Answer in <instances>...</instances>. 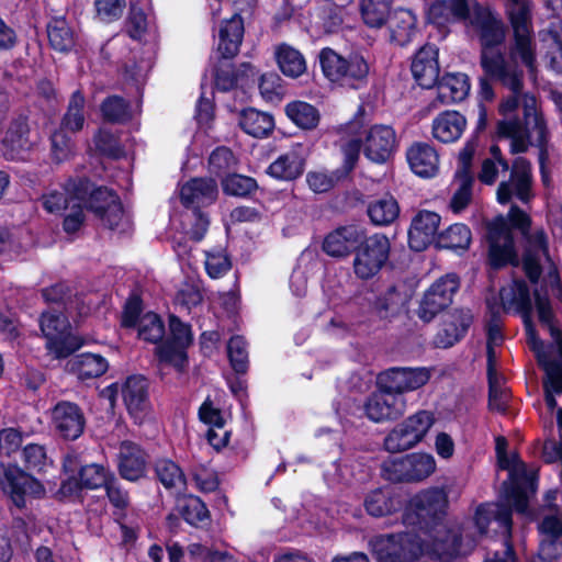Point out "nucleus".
Returning <instances> with one entry per match:
<instances>
[{"instance_id": "1", "label": "nucleus", "mask_w": 562, "mask_h": 562, "mask_svg": "<svg viewBox=\"0 0 562 562\" xmlns=\"http://www.w3.org/2000/svg\"><path fill=\"white\" fill-rule=\"evenodd\" d=\"M505 12L513 31L508 56L499 49L485 47L481 53V67L486 76L499 81L512 92L499 105L504 119L498 123V134L510 139L512 154H519L527 151L528 140L516 112L522 108V97L530 94L522 91V68L530 75L536 72L537 43L531 5L527 0H506Z\"/></svg>"}, {"instance_id": "2", "label": "nucleus", "mask_w": 562, "mask_h": 562, "mask_svg": "<svg viewBox=\"0 0 562 562\" xmlns=\"http://www.w3.org/2000/svg\"><path fill=\"white\" fill-rule=\"evenodd\" d=\"M519 228L525 236V251L522 267L531 282L538 281L541 272L548 270V278L552 290L559 291V277L548 252V238L542 229L528 233L530 225L528 215L516 206L508 213V218L499 216L488 225V261L493 268H501L508 263L518 265V257L509 223Z\"/></svg>"}, {"instance_id": "3", "label": "nucleus", "mask_w": 562, "mask_h": 562, "mask_svg": "<svg viewBox=\"0 0 562 562\" xmlns=\"http://www.w3.org/2000/svg\"><path fill=\"white\" fill-rule=\"evenodd\" d=\"M447 507V493L440 487H430L409 501L403 518L406 525H419L420 536L431 544L434 557L441 561L468 554L473 548V543L463 546L459 535L443 522Z\"/></svg>"}, {"instance_id": "4", "label": "nucleus", "mask_w": 562, "mask_h": 562, "mask_svg": "<svg viewBox=\"0 0 562 562\" xmlns=\"http://www.w3.org/2000/svg\"><path fill=\"white\" fill-rule=\"evenodd\" d=\"M369 548L376 562H413L423 554L434 557L426 538L413 532L375 536Z\"/></svg>"}, {"instance_id": "5", "label": "nucleus", "mask_w": 562, "mask_h": 562, "mask_svg": "<svg viewBox=\"0 0 562 562\" xmlns=\"http://www.w3.org/2000/svg\"><path fill=\"white\" fill-rule=\"evenodd\" d=\"M319 63L324 76L340 86L358 88L369 74L367 60L358 54L345 58L331 48H324L319 54Z\"/></svg>"}, {"instance_id": "6", "label": "nucleus", "mask_w": 562, "mask_h": 562, "mask_svg": "<svg viewBox=\"0 0 562 562\" xmlns=\"http://www.w3.org/2000/svg\"><path fill=\"white\" fill-rule=\"evenodd\" d=\"M390 249V240L385 235L366 236L355 251L352 261L355 276L361 280L375 277L389 260Z\"/></svg>"}, {"instance_id": "7", "label": "nucleus", "mask_w": 562, "mask_h": 562, "mask_svg": "<svg viewBox=\"0 0 562 562\" xmlns=\"http://www.w3.org/2000/svg\"><path fill=\"white\" fill-rule=\"evenodd\" d=\"M41 329L48 351L56 358H66L85 344L80 337L71 334L69 322L61 313H43Z\"/></svg>"}, {"instance_id": "8", "label": "nucleus", "mask_w": 562, "mask_h": 562, "mask_svg": "<svg viewBox=\"0 0 562 562\" xmlns=\"http://www.w3.org/2000/svg\"><path fill=\"white\" fill-rule=\"evenodd\" d=\"M436 467V460L430 453L413 452L389 459L383 464V471L394 482H419L430 476Z\"/></svg>"}, {"instance_id": "9", "label": "nucleus", "mask_w": 562, "mask_h": 562, "mask_svg": "<svg viewBox=\"0 0 562 562\" xmlns=\"http://www.w3.org/2000/svg\"><path fill=\"white\" fill-rule=\"evenodd\" d=\"M522 113L525 123H521L524 128V136L528 140V146L531 144L539 147V164L542 175V181L548 183V175L546 172V160L548 158L547 144L549 139V131L547 128L546 120L538 108L537 99L533 94H526L522 97ZM529 147H527L528 149Z\"/></svg>"}, {"instance_id": "10", "label": "nucleus", "mask_w": 562, "mask_h": 562, "mask_svg": "<svg viewBox=\"0 0 562 562\" xmlns=\"http://www.w3.org/2000/svg\"><path fill=\"white\" fill-rule=\"evenodd\" d=\"M431 378L428 368H391L378 378V387L397 396L423 387Z\"/></svg>"}, {"instance_id": "11", "label": "nucleus", "mask_w": 562, "mask_h": 562, "mask_svg": "<svg viewBox=\"0 0 562 562\" xmlns=\"http://www.w3.org/2000/svg\"><path fill=\"white\" fill-rule=\"evenodd\" d=\"M494 519L502 528L505 537V552L503 557L495 554L485 562H515L514 552L509 544L512 535V513L506 506L499 504L481 505L475 513V525L481 535L486 531L490 521Z\"/></svg>"}, {"instance_id": "12", "label": "nucleus", "mask_w": 562, "mask_h": 562, "mask_svg": "<svg viewBox=\"0 0 562 562\" xmlns=\"http://www.w3.org/2000/svg\"><path fill=\"white\" fill-rule=\"evenodd\" d=\"M459 289V280L454 274H448L436 281L425 293L418 315L425 322H430L438 313L448 307Z\"/></svg>"}, {"instance_id": "13", "label": "nucleus", "mask_w": 562, "mask_h": 562, "mask_svg": "<svg viewBox=\"0 0 562 562\" xmlns=\"http://www.w3.org/2000/svg\"><path fill=\"white\" fill-rule=\"evenodd\" d=\"M531 187V165L525 158L519 157L513 162L509 180L499 183L497 201L505 204L515 195L521 202H528L533 196Z\"/></svg>"}, {"instance_id": "14", "label": "nucleus", "mask_w": 562, "mask_h": 562, "mask_svg": "<svg viewBox=\"0 0 562 562\" xmlns=\"http://www.w3.org/2000/svg\"><path fill=\"white\" fill-rule=\"evenodd\" d=\"M0 485L19 508L25 505L27 496H38L43 493L41 483L16 467L4 469L0 476Z\"/></svg>"}, {"instance_id": "15", "label": "nucleus", "mask_w": 562, "mask_h": 562, "mask_svg": "<svg viewBox=\"0 0 562 562\" xmlns=\"http://www.w3.org/2000/svg\"><path fill=\"white\" fill-rule=\"evenodd\" d=\"M501 304L487 299V308L492 316H498L502 312H517L521 316L532 314L533 302L529 295L527 285L522 281H513L499 291Z\"/></svg>"}, {"instance_id": "16", "label": "nucleus", "mask_w": 562, "mask_h": 562, "mask_svg": "<svg viewBox=\"0 0 562 562\" xmlns=\"http://www.w3.org/2000/svg\"><path fill=\"white\" fill-rule=\"evenodd\" d=\"M50 417L55 431L64 439L75 440L82 435L86 419L77 404L61 401L53 407Z\"/></svg>"}, {"instance_id": "17", "label": "nucleus", "mask_w": 562, "mask_h": 562, "mask_svg": "<svg viewBox=\"0 0 562 562\" xmlns=\"http://www.w3.org/2000/svg\"><path fill=\"white\" fill-rule=\"evenodd\" d=\"M372 393L364 403L366 415L375 423L393 420L406 411V402L402 396L386 392L381 387Z\"/></svg>"}, {"instance_id": "18", "label": "nucleus", "mask_w": 562, "mask_h": 562, "mask_svg": "<svg viewBox=\"0 0 562 562\" xmlns=\"http://www.w3.org/2000/svg\"><path fill=\"white\" fill-rule=\"evenodd\" d=\"M396 135L389 125H373L364 133L363 153L373 162H384L394 153Z\"/></svg>"}, {"instance_id": "19", "label": "nucleus", "mask_w": 562, "mask_h": 562, "mask_svg": "<svg viewBox=\"0 0 562 562\" xmlns=\"http://www.w3.org/2000/svg\"><path fill=\"white\" fill-rule=\"evenodd\" d=\"M366 238V229L359 225L341 226L329 233L323 243V250L330 257L345 258Z\"/></svg>"}, {"instance_id": "20", "label": "nucleus", "mask_w": 562, "mask_h": 562, "mask_svg": "<svg viewBox=\"0 0 562 562\" xmlns=\"http://www.w3.org/2000/svg\"><path fill=\"white\" fill-rule=\"evenodd\" d=\"M123 401L130 415L142 424L150 413L148 383L144 376H130L122 387Z\"/></svg>"}, {"instance_id": "21", "label": "nucleus", "mask_w": 562, "mask_h": 562, "mask_svg": "<svg viewBox=\"0 0 562 562\" xmlns=\"http://www.w3.org/2000/svg\"><path fill=\"white\" fill-rule=\"evenodd\" d=\"M470 23L481 30L483 42L482 50L485 47L495 48L505 38V29L503 22L487 8L473 4L469 16Z\"/></svg>"}, {"instance_id": "22", "label": "nucleus", "mask_w": 562, "mask_h": 562, "mask_svg": "<svg viewBox=\"0 0 562 562\" xmlns=\"http://www.w3.org/2000/svg\"><path fill=\"white\" fill-rule=\"evenodd\" d=\"M440 225V216L430 211H420L413 218L408 231L409 247L415 251H422L430 245Z\"/></svg>"}, {"instance_id": "23", "label": "nucleus", "mask_w": 562, "mask_h": 562, "mask_svg": "<svg viewBox=\"0 0 562 562\" xmlns=\"http://www.w3.org/2000/svg\"><path fill=\"white\" fill-rule=\"evenodd\" d=\"M113 475L100 464H88L79 470V479L69 477L63 482L59 493L63 496H74L81 487L95 490L105 486Z\"/></svg>"}, {"instance_id": "24", "label": "nucleus", "mask_w": 562, "mask_h": 562, "mask_svg": "<svg viewBox=\"0 0 562 562\" xmlns=\"http://www.w3.org/2000/svg\"><path fill=\"white\" fill-rule=\"evenodd\" d=\"M217 183L211 178H195L180 189L181 202L192 210L212 204L217 198Z\"/></svg>"}, {"instance_id": "25", "label": "nucleus", "mask_w": 562, "mask_h": 562, "mask_svg": "<svg viewBox=\"0 0 562 562\" xmlns=\"http://www.w3.org/2000/svg\"><path fill=\"white\" fill-rule=\"evenodd\" d=\"M438 48L435 45L423 46L412 61V74L419 86L431 88L439 77Z\"/></svg>"}, {"instance_id": "26", "label": "nucleus", "mask_w": 562, "mask_h": 562, "mask_svg": "<svg viewBox=\"0 0 562 562\" xmlns=\"http://www.w3.org/2000/svg\"><path fill=\"white\" fill-rule=\"evenodd\" d=\"M470 91L469 77L465 74H447L437 85V97L432 106L447 105L460 102L467 98Z\"/></svg>"}, {"instance_id": "27", "label": "nucleus", "mask_w": 562, "mask_h": 562, "mask_svg": "<svg viewBox=\"0 0 562 562\" xmlns=\"http://www.w3.org/2000/svg\"><path fill=\"white\" fill-rule=\"evenodd\" d=\"M406 157L411 169L417 176L431 178L438 173L439 156L432 146L425 143L413 144Z\"/></svg>"}, {"instance_id": "28", "label": "nucleus", "mask_w": 562, "mask_h": 562, "mask_svg": "<svg viewBox=\"0 0 562 562\" xmlns=\"http://www.w3.org/2000/svg\"><path fill=\"white\" fill-rule=\"evenodd\" d=\"M465 0H436L428 9V21L445 26L454 20H468L471 13Z\"/></svg>"}, {"instance_id": "29", "label": "nucleus", "mask_w": 562, "mask_h": 562, "mask_svg": "<svg viewBox=\"0 0 562 562\" xmlns=\"http://www.w3.org/2000/svg\"><path fill=\"white\" fill-rule=\"evenodd\" d=\"M472 322L469 311H454L446 317L441 329L437 333L435 344L448 348L461 339Z\"/></svg>"}, {"instance_id": "30", "label": "nucleus", "mask_w": 562, "mask_h": 562, "mask_svg": "<svg viewBox=\"0 0 562 562\" xmlns=\"http://www.w3.org/2000/svg\"><path fill=\"white\" fill-rule=\"evenodd\" d=\"M119 470L128 481H136L144 476L146 470L145 452L131 441L122 442L120 447Z\"/></svg>"}, {"instance_id": "31", "label": "nucleus", "mask_w": 562, "mask_h": 562, "mask_svg": "<svg viewBox=\"0 0 562 562\" xmlns=\"http://www.w3.org/2000/svg\"><path fill=\"white\" fill-rule=\"evenodd\" d=\"M244 23L239 14H234L220 25L217 50L224 58L234 57L241 44Z\"/></svg>"}, {"instance_id": "32", "label": "nucleus", "mask_w": 562, "mask_h": 562, "mask_svg": "<svg viewBox=\"0 0 562 562\" xmlns=\"http://www.w3.org/2000/svg\"><path fill=\"white\" fill-rule=\"evenodd\" d=\"M467 126L465 117L457 111H445L432 122V136L441 143H452L461 137Z\"/></svg>"}, {"instance_id": "33", "label": "nucleus", "mask_w": 562, "mask_h": 562, "mask_svg": "<svg viewBox=\"0 0 562 562\" xmlns=\"http://www.w3.org/2000/svg\"><path fill=\"white\" fill-rule=\"evenodd\" d=\"M302 147L286 151L279 156L268 168V173L279 180H293L304 171L305 159L302 155Z\"/></svg>"}, {"instance_id": "34", "label": "nucleus", "mask_w": 562, "mask_h": 562, "mask_svg": "<svg viewBox=\"0 0 562 562\" xmlns=\"http://www.w3.org/2000/svg\"><path fill=\"white\" fill-rule=\"evenodd\" d=\"M389 27L391 40L398 45H405L417 34L416 15L411 10L398 9L390 15Z\"/></svg>"}, {"instance_id": "35", "label": "nucleus", "mask_w": 562, "mask_h": 562, "mask_svg": "<svg viewBox=\"0 0 562 562\" xmlns=\"http://www.w3.org/2000/svg\"><path fill=\"white\" fill-rule=\"evenodd\" d=\"M108 361L100 355L81 353L68 361V370L81 380L102 375L108 370Z\"/></svg>"}, {"instance_id": "36", "label": "nucleus", "mask_w": 562, "mask_h": 562, "mask_svg": "<svg viewBox=\"0 0 562 562\" xmlns=\"http://www.w3.org/2000/svg\"><path fill=\"white\" fill-rule=\"evenodd\" d=\"M276 60L283 75L297 78L306 71V60L296 48L282 44L276 49Z\"/></svg>"}, {"instance_id": "37", "label": "nucleus", "mask_w": 562, "mask_h": 562, "mask_svg": "<svg viewBox=\"0 0 562 562\" xmlns=\"http://www.w3.org/2000/svg\"><path fill=\"white\" fill-rule=\"evenodd\" d=\"M29 126L26 120L20 117L11 123L7 131L3 144L7 147L8 155L12 159L20 158L21 154L29 149L31 143L29 140Z\"/></svg>"}, {"instance_id": "38", "label": "nucleus", "mask_w": 562, "mask_h": 562, "mask_svg": "<svg viewBox=\"0 0 562 562\" xmlns=\"http://www.w3.org/2000/svg\"><path fill=\"white\" fill-rule=\"evenodd\" d=\"M368 216L378 226H386L395 222L400 215V205L392 195H384L368 205Z\"/></svg>"}, {"instance_id": "39", "label": "nucleus", "mask_w": 562, "mask_h": 562, "mask_svg": "<svg viewBox=\"0 0 562 562\" xmlns=\"http://www.w3.org/2000/svg\"><path fill=\"white\" fill-rule=\"evenodd\" d=\"M239 125L245 133L254 137H265L273 130L274 121L266 112L247 109L240 114Z\"/></svg>"}, {"instance_id": "40", "label": "nucleus", "mask_w": 562, "mask_h": 562, "mask_svg": "<svg viewBox=\"0 0 562 562\" xmlns=\"http://www.w3.org/2000/svg\"><path fill=\"white\" fill-rule=\"evenodd\" d=\"M392 0H360V13L369 27H382L390 18Z\"/></svg>"}, {"instance_id": "41", "label": "nucleus", "mask_w": 562, "mask_h": 562, "mask_svg": "<svg viewBox=\"0 0 562 562\" xmlns=\"http://www.w3.org/2000/svg\"><path fill=\"white\" fill-rule=\"evenodd\" d=\"M488 378V405L492 411L504 413L510 397L509 390L505 386V379L496 371V367L487 368Z\"/></svg>"}, {"instance_id": "42", "label": "nucleus", "mask_w": 562, "mask_h": 562, "mask_svg": "<svg viewBox=\"0 0 562 562\" xmlns=\"http://www.w3.org/2000/svg\"><path fill=\"white\" fill-rule=\"evenodd\" d=\"M364 506L371 516L382 517L397 510L401 502L389 491L375 490L367 496Z\"/></svg>"}, {"instance_id": "43", "label": "nucleus", "mask_w": 562, "mask_h": 562, "mask_svg": "<svg viewBox=\"0 0 562 562\" xmlns=\"http://www.w3.org/2000/svg\"><path fill=\"white\" fill-rule=\"evenodd\" d=\"M288 117L299 127L312 130L319 122L318 110L304 101H293L285 106Z\"/></svg>"}, {"instance_id": "44", "label": "nucleus", "mask_w": 562, "mask_h": 562, "mask_svg": "<svg viewBox=\"0 0 562 562\" xmlns=\"http://www.w3.org/2000/svg\"><path fill=\"white\" fill-rule=\"evenodd\" d=\"M535 306L539 321L549 330L553 344L560 357H562V334L553 324V313L548 297L542 295L539 291H535Z\"/></svg>"}, {"instance_id": "45", "label": "nucleus", "mask_w": 562, "mask_h": 562, "mask_svg": "<svg viewBox=\"0 0 562 562\" xmlns=\"http://www.w3.org/2000/svg\"><path fill=\"white\" fill-rule=\"evenodd\" d=\"M48 40L52 47L59 52H67L75 45V35L65 19H54L47 26Z\"/></svg>"}, {"instance_id": "46", "label": "nucleus", "mask_w": 562, "mask_h": 562, "mask_svg": "<svg viewBox=\"0 0 562 562\" xmlns=\"http://www.w3.org/2000/svg\"><path fill=\"white\" fill-rule=\"evenodd\" d=\"M499 462L503 468L509 469L510 479L513 481L514 490L509 496V499L513 502L517 512L525 513L527 510L528 502L526 495L520 491V479H528L526 467L520 461H517L512 467H509V464L501 457Z\"/></svg>"}, {"instance_id": "47", "label": "nucleus", "mask_w": 562, "mask_h": 562, "mask_svg": "<svg viewBox=\"0 0 562 562\" xmlns=\"http://www.w3.org/2000/svg\"><path fill=\"white\" fill-rule=\"evenodd\" d=\"M471 239V231L467 225L453 224L438 236V245L447 249H467Z\"/></svg>"}, {"instance_id": "48", "label": "nucleus", "mask_w": 562, "mask_h": 562, "mask_svg": "<svg viewBox=\"0 0 562 562\" xmlns=\"http://www.w3.org/2000/svg\"><path fill=\"white\" fill-rule=\"evenodd\" d=\"M400 424L406 428L407 432H409L411 436H413L419 443L425 439L428 431L434 426L435 416L429 411H418Z\"/></svg>"}, {"instance_id": "49", "label": "nucleus", "mask_w": 562, "mask_h": 562, "mask_svg": "<svg viewBox=\"0 0 562 562\" xmlns=\"http://www.w3.org/2000/svg\"><path fill=\"white\" fill-rule=\"evenodd\" d=\"M93 200H104L106 202V210L103 214H99L98 216H100L111 229L117 227L123 220V209L117 196L109 189H100L93 195Z\"/></svg>"}, {"instance_id": "50", "label": "nucleus", "mask_w": 562, "mask_h": 562, "mask_svg": "<svg viewBox=\"0 0 562 562\" xmlns=\"http://www.w3.org/2000/svg\"><path fill=\"white\" fill-rule=\"evenodd\" d=\"M83 105V95L80 92H75L69 101L67 112L63 117L60 128L72 133L80 131L85 123Z\"/></svg>"}, {"instance_id": "51", "label": "nucleus", "mask_w": 562, "mask_h": 562, "mask_svg": "<svg viewBox=\"0 0 562 562\" xmlns=\"http://www.w3.org/2000/svg\"><path fill=\"white\" fill-rule=\"evenodd\" d=\"M232 267L231 260L222 248H214L205 251L204 268L212 279L226 274Z\"/></svg>"}, {"instance_id": "52", "label": "nucleus", "mask_w": 562, "mask_h": 562, "mask_svg": "<svg viewBox=\"0 0 562 562\" xmlns=\"http://www.w3.org/2000/svg\"><path fill=\"white\" fill-rule=\"evenodd\" d=\"M159 481L168 488L181 487L184 485L182 470L171 460H158L155 467Z\"/></svg>"}, {"instance_id": "53", "label": "nucleus", "mask_w": 562, "mask_h": 562, "mask_svg": "<svg viewBox=\"0 0 562 562\" xmlns=\"http://www.w3.org/2000/svg\"><path fill=\"white\" fill-rule=\"evenodd\" d=\"M417 445V440L401 424H397L384 439L385 449L392 453L409 450Z\"/></svg>"}, {"instance_id": "54", "label": "nucleus", "mask_w": 562, "mask_h": 562, "mask_svg": "<svg viewBox=\"0 0 562 562\" xmlns=\"http://www.w3.org/2000/svg\"><path fill=\"white\" fill-rule=\"evenodd\" d=\"M165 334V327L158 315L154 313L145 314L138 324V335L146 341L158 342Z\"/></svg>"}, {"instance_id": "55", "label": "nucleus", "mask_w": 562, "mask_h": 562, "mask_svg": "<svg viewBox=\"0 0 562 562\" xmlns=\"http://www.w3.org/2000/svg\"><path fill=\"white\" fill-rule=\"evenodd\" d=\"M79 193L69 194L67 190L63 191H52L45 195H43V206L49 213H59L63 210H67L75 202L81 200Z\"/></svg>"}, {"instance_id": "56", "label": "nucleus", "mask_w": 562, "mask_h": 562, "mask_svg": "<svg viewBox=\"0 0 562 562\" xmlns=\"http://www.w3.org/2000/svg\"><path fill=\"white\" fill-rule=\"evenodd\" d=\"M459 187L452 195L450 207L454 213L463 211L471 201L473 178L471 173H460L457 177Z\"/></svg>"}, {"instance_id": "57", "label": "nucleus", "mask_w": 562, "mask_h": 562, "mask_svg": "<svg viewBox=\"0 0 562 562\" xmlns=\"http://www.w3.org/2000/svg\"><path fill=\"white\" fill-rule=\"evenodd\" d=\"M223 191L235 196H245L256 190L255 179L241 175L227 176L222 181Z\"/></svg>"}, {"instance_id": "58", "label": "nucleus", "mask_w": 562, "mask_h": 562, "mask_svg": "<svg viewBox=\"0 0 562 562\" xmlns=\"http://www.w3.org/2000/svg\"><path fill=\"white\" fill-rule=\"evenodd\" d=\"M207 227L209 220L199 210H192L183 215V231L190 238L201 240Z\"/></svg>"}, {"instance_id": "59", "label": "nucleus", "mask_w": 562, "mask_h": 562, "mask_svg": "<svg viewBox=\"0 0 562 562\" xmlns=\"http://www.w3.org/2000/svg\"><path fill=\"white\" fill-rule=\"evenodd\" d=\"M22 456L25 467L29 470L41 472L52 463L50 459L47 457L45 448L37 443L25 446Z\"/></svg>"}, {"instance_id": "60", "label": "nucleus", "mask_w": 562, "mask_h": 562, "mask_svg": "<svg viewBox=\"0 0 562 562\" xmlns=\"http://www.w3.org/2000/svg\"><path fill=\"white\" fill-rule=\"evenodd\" d=\"M125 7V0H94V8L98 18L106 23L120 19Z\"/></svg>"}, {"instance_id": "61", "label": "nucleus", "mask_w": 562, "mask_h": 562, "mask_svg": "<svg viewBox=\"0 0 562 562\" xmlns=\"http://www.w3.org/2000/svg\"><path fill=\"white\" fill-rule=\"evenodd\" d=\"M228 356L234 370L238 373H243L247 369L248 353L246 350L245 340L239 337H232L228 346Z\"/></svg>"}, {"instance_id": "62", "label": "nucleus", "mask_w": 562, "mask_h": 562, "mask_svg": "<svg viewBox=\"0 0 562 562\" xmlns=\"http://www.w3.org/2000/svg\"><path fill=\"white\" fill-rule=\"evenodd\" d=\"M52 157L56 162L67 160L71 154L74 144L65 130L59 128L52 135Z\"/></svg>"}, {"instance_id": "63", "label": "nucleus", "mask_w": 562, "mask_h": 562, "mask_svg": "<svg viewBox=\"0 0 562 562\" xmlns=\"http://www.w3.org/2000/svg\"><path fill=\"white\" fill-rule=\"evenodd\" d=\"M105 120L111 122H123L128 119V109L125 101L119 97L108 98L101 106Z\"/></svg>"}, {"instance_id": "64", "label": "nucleus", "mask_w": 562, "mask_h": 562, "mask_svg": "<svg viewBox=\"0 0 562 562\" xmlns=\"http://www.w3.org/2000/svg\"><path fill=\"white\" fill-rule=\"evenodd\" d=\"M148 22L146 14L138 8L132 5L126 22V32L133 40L140 41L146 34Z\"/></svg>"}]
</instances>
